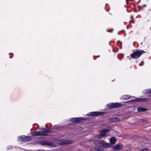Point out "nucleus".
Listing matches in <instances>:
<instances>
[{
  "mask_svg": "<svg viewBox=\"0 0 151 151\" xmlns=\"http://www.w3.org/2000/svg\"><path fill=\"white\" fill-rule=\"evenodd\" d=\"M148 150V149L147 148H145V149H143L142 150H141L140 151H147Z\"/></svg>",
  "mask_w": 151,
  "mask_h": 151,
  "instance_id": "17",
  "label": "nucleus"
},
{
  "mask_svg": "<svg viewBox=\"0 0 151 151\" xmlns=\"http://www.w3.org/2000/svg\"><path fill=\"white\" fill-rule=\"evenodd\" d=\"M121 104L118 103H111L107 105V107L110 109L119 108L121 107Z\"/></svg>",
  "mask_w": 151,
  "mask_h": 151,
  "instance_id": "4",
  "label": "nucleus"
},
{
  "mask_svg": "<svg viewBox=\"0 0 151 151\" xmlns=\"http://www.w3.org/2000/svg\"><path fill=\"white\" fill-rule=\"evenodd\" d=\"M110 142L112 144H115L116 141V139L114 137H112L110 139Z\"/></svg>",
  "mask_w": 151,
  "mask_h": 151,
  "instance_id": "14",
  "label": "nucleus"
},
{
  "mask_svg": "<svg viewBox=\"0 0 151 151\" xmlns=\"http://www.w3.org/2000/svg\"><path fill=\"white\" fill-rule=\"evenodd\" d=\"M131 96L129 95H124L122 97V99L124 100H127L129 99Z\"/></svg>",
  "mask_w": 151,
  "mask_h": 151,
  "instance_id": "15",
  "label": "nucleus"
},
{
  "mask_svg": "<svg viewBox=\"0 0 151 151\" xmlns=\"http://www.w3.org/2000/svg\"><path fill=\"white\" fill-rule=\"evenodd\" d=\"M142 64H139V65L140 66H141V65H143L144 64V62H143V61H142Z\"/></svg>",
  "mask_w": 151,
  "mask_h": 151,
  "instance_id": "19",
  "label": "nucleus"
},
{
  "mask_svg": "<svg viewBox=\"0 0 151 151\" xmlns=\"http://www.w3.org/2000/svg\"><path fill=\"white\" fill-rule=\"evenodd\" d=\"M143 92L145 94H149L151 93V89H147L145 91H144Z\"/></svg>",
  "mask_w": 151,
  "mask_h": 151,
  "instance_id": "16",
  "label": "nucleus"
},
{
  "mask_svg": "<svg viewBox=\"0 0 151 151\" xmlns=\"http://www.w3.org/2000/svg\"><path fill=\"white\" fill-rule=\"evenodd\" d=\"M148 100V99L147 98H137L136 99L132 100L131 101L132 102H146Z\"/></svg>",
  "mask_w": 151,
  "mask_h": 151,
  "instance_id": "7",
  "label": "nucleus"
},
{
  "mask_svg": "<svg viewBox=\"0 0 151 151\" xmlns=\"http://www.w3.org/2000/svg\"><path fill=\"white\" fill-rule=\"evenodd\" d=\"M123 145L121 144H118L117 145L114 147L112 150V151H119L122 147Z\"/></svg>",
  "mask_w": 151,
  "mask_h": 151,
  "instance_id": "11",
  "label": "nucleus"
},
{
  "mask_svg": "<svg viewBox=\"0 0 151 151\" xmlns=\"http://www.w3.org/2000/svg\"><path fill=\"white\" fill-rule=\"evenodd\" d=\"M110 131L109 129H104L101 130L100 134L98 135V137L99 139H101L104 137L106 134V133Z\"/></svg>",
  "mask_w": 151,
  "mask_h": 151,
  "instance_id": "6",
  "label": "nucleus"
},
{
  "mask_svg": "<svg viewBox=\"0 0 151 151\" xmlns=\"http://www.w3.org/2000/svg\"><path fill=\"white\" fill-rule=\"evenodd\" d=\"M94 144L96 146L94 150L96 151H103V148H106L110 147L111 145L110 144L107 143L104 141H97L94 142Z\"/></svg>",
  "mask_w": 151,
  "mask_h": 151,
  "instance_id": "1",
  "label": "nucleus"
},
{
  "mask_svg": "<svg viewBox=\"0 0 151 151\" xmlns=\"http://www.w3.org/2000/svg\"><path fill=\"white\" fill-rule=\"evenodd\" d=\"M137 110L139 112H145L147 111V108L142 107H138L137 108Z\"/></svg>",
  "mask_w": 151,
  "mask_h": 151,
  "instance_id": "13",
  "label": "nucleus"
},
{
  "mask_svg": "<svg viewBox=\"0 0 151 151\" xmlns=\"http://www.w3.org/2000/svg\"><path fill=\"white\" fill-rule=\"evenodd\" d=\"M143 6H145H145H146V5H144Z\"/></svg>",
  "mask_w": 151,
  "mask_h": 151,
  "instance_id": "20",
  "label": "nucleus"
},
{
  "mask_svg": "<svg viewBox=\"0 0 151 151\" xmlns=\"http://www.w3.org/2000/svg\"><path fill=\"white\" fill-rule=\"evenodd\" d=\"M109 120L111 122H116L120 121V119L118 117H113L110 118Z\"/></svg>",
  "mask_w": 151,
  "mask_h": 151,
  "instance_id": "12",
  "label": "nucleus"
},
{
  "mask_svg": "<svg viewBox=\"0 0 151 151\" xmlns=\"http://www.w3.org/2000/svg\"><path fill=\"white\" fill-rule=\"evenodd\" d=\"M146 52L143 50L137 49L135 51H134L133 53L130 56L132 58L137 59L139 58L143 54L145 53Z\"/></svg>",
  "mask_w": 151,
  "mask_h": 151,
  "instance_id": "2",
  "label": "nucleus"
},
{
  "mask_svg": "<svg viewBox=\"0 0 151 151\" xmlns=\"http://www.w3.org/2000/svg\"><path fill=\"white\" fill-rule=\"evenodd\" d=\"M128 0H126V1H127V2H128Z\"/></svg>",
  "mask_w": 151,
  "mask_h": 151,
  "instance_id": "21",
  "label": "nucleus"
},
{
  "mask_svg": "<svg viewBox=\"0 0 151 151\" xmlns=\"http://www.w3.org/2000/svg\"><path fill=\"white\" fill-rule=\"evenodd\" d=\"M72 142L70 140H60L59 141L58 143L60 145H63L70 144Z\"/></svg>",
  "mask_w": 151,
  "mask_h": 151,
  "instance_id": "8",
  "label": "nucleus"
},
{
  "mask_svg": "<svg viewBox=\"0 0 151 151\" xmlns=\"http://www.w3.org/2000/svg\"><path fill=\"white\" fill-rule=\"evenodd\" d=\"M50 132V129H49L43 128L42 131L36 132H35L34 136H47V133Z\"/></svg>",
  "mask_w": 151,
  "mask_h": 151,
  "instance_id": "3",
  "label": "nucleus"
},
{
  "mask_svg": "<svg viewBox=\"0 0 151 151\" xmlns=\"http://www.w3.org/2000/svg\"><path fill=\"white\" fill-rule=\"evenodd\" d=\"M150 29L151 30V27L150 28Z\"/></svg>",
  "mask_w": 151,
  "mask_h": 151,
  "instance_id": "22",
  "label": "nucleus"
},
{
  "mask_svg": "<svg viewBox=\"0 0 151 151\" xmlns=\"http://www.w3.org/2000/svg\"><path fill=\"white\" fill-rule=\"evenodd\" d=\"M32 138L30 137L23 135L19 137L18 140L20 142L28 141L31 140Z\"/></svg>",
  "mask_w": 151,
  "mask_h": 151,
  "instance_id": "5",
  "label": "nucleus"
},
{
  "mask_svg": "<svg viewBox=\"0 0 151 151\" xmlns=\"http://www.w3.org/2000/svg\"><path fill=\"white\" fill-rule=\"evenodd\" d=\"M40 144L42 145H45L46 144L45 143H44V142H40Z\"/></svg>",
  "mask_w": 151,
  "mask_h": 151,
  "instance_id": "18",
  "label": "nucleus"
},
{
  "mask_svg": "<svg viewBox=\"0 0 151 151\" xmlns=\"http://www.w3.org/2000/svg\"><path fill=\"white\" fill-rule=\"evenodd\" d=\"M102 113L99 112L95 111L92 112L87 114V116H98L101 115Z\"/></svg>",
  "mask_w": 151,
  "mask_h": 151,
  "instance_id": "9",
  "label": "nucleus"
},
{
  "mask_svg": "<svg viewBox=\"0 0 151 151\" xmlns=\"http://www.w3.org/2000/svg\"><path fill=\"white\" fill-rule=\"evenodd\" d=\"M84 119L82 118H74L70 119V121L73 122L78 123L83 120Z\"/></svg>",
  "mask_w": 151,
  "mask_h": 151,
  "instance_id": "10",
  "label": "nucleus"
}]
</instances>
